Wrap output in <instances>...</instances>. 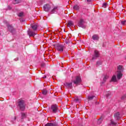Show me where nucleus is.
<instances>
[{
  "mask_svg": "<svg viewBox=\"0 0 126 126\" xmlns=\"http://www.w3.org/2000/svg\"><path fill=\"white\" fill-rule=\"evenodd\" d=\"M84 20H83V19H80L78 23V26L79 27H82V28H83L84 27Z\"/></svg>",
  "mask_w": 126,
  "mask_h": 126,
  "instance_id": "0eeeda50",
  "label": "nucleus"
},
{
  "mask_svg": "<svg viewBox=\"0 0 126 126\" xmlns=\"http://www.w3.org/2000/svg\"><path fill=\"white\" fill-rule=\"evenodd\" d=\"M111 125H113V126H116L117 125V123H116L113 120H110Z\"/></svg>",
  "mask_w": 126,
  "mask_h": 126,
  "instance_id": "a878e982",
  "label": "nucleus"
},
{
  "mask_svg": "<svg viewBox=\"0 0 126 126\" xmlns=\"http://www.w3.org/2000/svg\"><path fill=\"white\" fill-rule=\"evenodd\" d=\"M43 9L45 11H49L51 9V5L49 4H46L44 5Z\"/></svg>",
  "mask_w": 126,
  "mask_h": 126,
  "instance_id": "1a4fd4ad",
  "label": "nucleus"
},
{
  "mask_svg": "<svg viewBox=\"0 0 126 126\" xmlns=\"http://www.w3.org/2000/svg\"><path fill=\"white\" fill-rule=\"evenodd\" d=\"M28 34L29 37H34L35 35L37 34V32L29 30V31H28Z\"/></svg>",
  "mask_w": 126,
  "mask_h": 126,
  "instance_id": "39448f33",
  "label": "nucleus"
},
{
  "mask_svg": "<svg viewBox=\"0 0 126 126\" xmlns=\"http://www.w3.org/2000/svg\"><path fill=\"white\" fill-rule=\"evenodd\" d=\"M21 115V119L22 120H23V119H26V118H27V113H22Z\"/></svg>",
  "mask_w": 126,
  "mask_h": 126,
  "instance_id": "dca6fc26",
  "label": "nucleus"
},
{
  "mask_svg": "<svg viewBox=\"0 0 126 126\" xmlns=\"http://www.w3.org/2000/svg\"><path fill=\"white\" fill-rule=\"evenodd\" d=\"M67 27H73L74 26V24L73 22L71 21H68L67 25Z\"/></svg>",
  "mask_w": 126,
  "mask_h": 126,
  "instance_id": "4468645a",
  "label": "nucleus"
},
{
  "mask_svg": "<svg viewBox=\"0 0 126 126\" xmlns=\"http://www.w3.org/2000/svg\"><path fill=\"white\" fill-rule=\"evenodd\" d=\"M99 57H100V53H99V51L96 50H94V54L93 57V60H94V59H97V58H99Z\"/></svg>",
  "mask_w": 126,
  "mask_h": 126,
  "instance_id": "6e6552de",
  "label": "nucleus"
},
{
  "mask_svg": "<svg viewBox=\"0 0 126 126\" xmlns=\"http://www.w3.org/2000/svg\"><path fill=\"white\" fill-rule=\"evenodd\" d=\"M65 48V47H64V45H63L62 44H58L56 47V50L61 53H62V52H63V49Z\"/></svg>",
  "mask_w": 126,
  "mask_h": 126,
  "instance_id": "20e7f679",
  "label": "nucleus"
},
{
  "mask_svg": "<svg viewBox=\"0 0 126 126\" xmlns=\"http://www.w3.org/2000/svg\"><path fill=\"white\" fill-rule=\"evenodd\" d=\"M107 5H108V3H104L102 4V7H104V8H106V7H107Z\"/></svg>",
  "mask_w": 126,
  "mask_h": 126,
  "instance_id": "bb28decb",
  "label": "nucleus"
},
{
  "mask_svg": "<svg viewBox=\"0 0 126 126\" xmlns=\"http://www.w3.org/2000/svg\"><path fill=\"white\" fill-rule=\"evenodd\" d=\"M20 2H21V0H14L13 1L14 4H17V3H20Z\"/></svg>",
  "mask_w": 126,
  "mask_h": 126,
  "instance_id": "6ab92c4d",
  "label": "nucleus"
},
{
  "mask_svg": "<svg viewBox=\"0 0 126 126\" xmlns=\"http://www.w3.org/2000/svg\"><path fill=\"white\" fill-rule=\"evenodd\" d=\"M74 10H78L79 9V6L78 5H75L73 7Z\"/></svg>",
  "mask_w": 126,
  "mask_h": 126,
  "instance_id": "aec40b11",
  "label": "nucleus"
},
{
  "mask_svg": "<svg viewBox=\"0 0 126 126\" xmlns=\"http://www.w3.org/2000/svg\"><path fill=\"white\" fill-rule=\"evenodd\" d=\"M51 110H52L53 113H56L58 112V105L54 104L51 106Z\"/></svg>",
  "mask_w": 126,
  "mask_h": 126,
  "instance_id": "423d86ee",
  "label": "nucleus"
},
{
  "mask_svg": "<svg viewBox=\"0 0 126 126\" xmlns=\"http://www.w3.org/2000/svg\"><path fill=\"white\" fill-rule=\"evenodd\" d=\"M47 94H48V92L47 91V90H42V94L43 95H47Z\"/></svg>",
  "mask_w": 126,
  "mask_h": 126,
  "instance_id": "4be33fe9",
  "label": "nucleus"
},
{
  "mask_svg": "<svg viewBox=\"0 0 126 126\" xmlns=\"http://www.w3.org/2000/svg\"><path fill=\"white\" fill-rule=\"evenodd\" d=\"M126 21H122L121 24H122V25H126Z\"/></svg>",
  "mask_w": 126,
  "mask_h": 126,
  "instance_id": "c756f323",
  "label": "nucleus"
},
{
  "mask_svg": "<svg viewBox=\"0 0 126 126\" xmlns=\"http://www.w3.org/2000/svg\"><path fill=\"white\" fill-rule=\"evenodd\" d=\"M120 112H117L114 114L115 118H116L117 120H119L120 119Z\"/></svg>",
  "mask_w": 126,
  "mask_h": 126,
  "instance_id": "a211bd4d",
  "label": "nucleus"
},
{
  "mask_svg": "<svg viewBox=\"0 0 126 126\" xmlns=\"http://www.w3.org/2000/svg\"><path fill=\"white\" fill-rule=\"evenodd\" d=\"M117 79L120 80L122 77H123V73H122V71L120 70L117 71Z\"/></svg>",
  "mask_w": 126,
  "mask_h": 126,
  "instance_id": "f8f14e48",
  "label": "nucleus"
},
{
  "mask_svg": "<svg viewBox=\"0 0 126 126\" xmlns=\"http://www.w3.org/2000/svg\"><path fill=\"white\" fill-rule=\"evenodd\" d=\"M126 94H125L121 97L122 100H124V99H126Z\"/></svg>",
  "mask_w": 126,
  "mask_h": 126,
  "instance_id": "2f4dec72",
  "label": "nucleus"
},
{
  "mask_svg": "<svg viewBox=\"0 0 126 126\" xmlns=\"http://www.w3.org/2000/svg\"><path fill=\"white\" fill-rule=\"evenodd\" d=\"M43 78H46V77H44Z\"/></svg>",
  "mask_w": 126,
  "mask_h": 126,
  "instance_id": "f704fd0d",
  "label": "nucleus"
},
{
  "mask_svg": "<svg viewBox=\"0 0 126 126\" xmlns=\"http://www.w3.org/2000/svg\"><path fill=\"white\" fill-rule=\"evenodd\" d=\"M74 102H78L79 101V99H78V97H76L74 100Z\"/></svg>",
  "mask_w": 126,
  "mask_h": 126,
  "instance_id": "7c9ffc66",
  "label": "nucleus"
},
{
  "mask_svg": "<svg viewBox=\"0 0 126 126\" xmlns=\"http://www.w3.org/2000/svg\"><path fill=\"white\" fill-rule=\"evenodd\" d=\"M57 9H58V7H54L51 11V13H55V11H56Z\"/></svg>",
  "mask_w": 126,
  "mask_h": 126,
  "instance_id": "5701e85b",
  "label": "nucleus"
},
{
  "mask_svg": "<svg viewBox=\"0 0 126 126\" xmlns=\"http://www.w3.org/2000/svg\"><path fill=\"white\" fill-rule=\"evenodd\" d=\"M44 126H59L58 123H48Z\"/></svg>",
  "mask_w": 126,
  "mask_h": 126,
  "instance_id": "ddd939ff",
  "label": "nucleus"
},
{
  "mask_svg": "<svg viewBox=\"0 0 126 126\" xmlns=\"http://www.w3.org/2000/svg\"><path fill=\"white\" fill-rule=\"evenodd\" d=\"M123 65H119L117 67V69H118L119 70H122V69H123Z\"/></svg>",
  "mask_w": 126,
  "mask_h": 126,
  "instance_id": "b1692460",
  "label": "nucleus"
},
{
  "mask_svg": "<svg viewBox=\"0 0 126 126\" xmlns=\"http://www.w3.org/2000/svg\"><path fill=\"white\" fill-rule=\"evenodd\" d=\"M23 12H20L18 14V16H19V17H21V16H23Z\"/></svg>",
  "mask_w": 126,
  "mask_h": 126,
  "instance_id": "cd10ccee",
  "label": "nucleus"
},
{
  "mask_svg": "<svg viewBox=\"0 0 126 126\" xmlns=\"http://www.w3.org/2000/svg\"><path fill=\"white\" fill-rule=\"evenodd\" d=\"M32 29L33 30V31H36L38 28V25L37 24H33L31 25Z\"/></svg>",
  "mask_w": 126,
  "mask_h": 126,
  "instance_id": "9b49d317",
  "label": "nucleus"
},
{
  "mask_svg": "<svg viewBox=\"0 0 126 126\" xmlns=\"http://www.w3.org/2000/svg\"><path fill=\"white\" fill-rule=\"evenodd\" d=\"M93 98H94V96H89L88 99H89V100H92Z\"/></svg>",
  "mask_w": 126,
  "mask_h": 126,
  "instance_id": "c85d7f7f",
  "label": "nucleus"
},
{
  "mask_svg": "<svg viewBox=\"0 0 126 126\" xmlns=\"http://www.w3.org/2000/svg\"><path fill=\"white\" fill-rule=\"evenodd\" d=\"M17 106L19 108L21 111H25L26 108V104H25V100H23L22 98H20L18 100Z\"/></svg>",
  "mask_w": 126,
  "mask_h": 126,
  "instance_id": "f257e3e1",
  "label": "nucleus"
},
{
  "mask_svg": "<svg viewBox=\"0 0 126 126\" xmlns=\"http://www.w3.org/2000/svg\"><path fill=\"white\" fill-rule=\"evenodd\" d=\"M109 95H111V93H109L108 94H107L106 97H109Z\"/></svg>",
  "mask_w": 126,
  "mask_h": 126,
  "instance_id": "72a5a7b5",
  "label": "nucleus"
},
{
  "mask_svg": "<svg viewBox=\"0 0 126 126\" xmlns=\"http://www.w3.org/2000/svg\"><path fill=\"white\" fill-rule=\"evenodd\" d=\"M103 121V117H100L98 120V123L99 124H101Z\"/></svg>",
  "mask_w": 126,
  "mask_h": 126,
  "instance_id": "393cba45",
  "label": "nucleus"
},
{
  "mask_svg": "<svg viewBox=\"0 0 126 126\" xmlns=\"http://www.w3.org/2000/svg\"><path fill=\"white\" fill-rule=\"evenodd\" d=\"M8 31L13 34L16 33V30L13 28V26L10 25H7Z\"/></svg>",
  "mask_w": 126,
  "mask_h": 126,
  "instance_id": "7ed1b4c3",
  "label": "nucleus"
},
{
  "mask_svg": "<svg viewBox=\"0 0 126 126\" xmlns=\"http://www.w3.org/2000/svg\"><path fill=\"white\" fill-rule=\"evenodd\" d=\"M108 78H109V75H106L104 76V77H103V81L104 82H106V81H107V79H108Z\"/></svg>",
  "mask_w": 126,
  "mask_h": 126,
  "instance_id": "412c9836",
  "label": "nucleus"
},
{
  "mask_svg": "<svg viewBox=\"0 0 126 126\" xmlns=\"http://www.w3.org/2000/svg\"><path fill=\"white\" fill-rule=\"evenodd\" d=\"M72 82H73L74 84H76V85L80 84V83H81V78L80 76H77L75 77L74 80H72Z\"/></svg>",
  "mask_w": 126,
  "mask_h": 126,
  "instance_id": "f03ea898",
  "label": "nucleus"
},
{
  "mask_svg": "<svg viewBox=\"0 0 126 126\" xmlns=\"http://www.w3.org/2000/svg\"><path fill=\"white\" fill-rule=\"evenodd\" d=\"M111 81L112 82H117V77L116 75H113L111 78Z\"/></svg>",
  "mask_w": 126,
  "mask_h": 126,
  "instance_id": "f3484780",
  "label": "nucleus"
},
{
  "mask_svg": "<svg viewBox=\"0 0 126 126\" xmlns=\"http://www.w3.org/2000/svg\"><path fill=\"white\" fill-rule=\"evenodd\" d=\"M92 39L95 40H99V35L98 34H94L92 36Z\"/></svg>",
  "mask_w": 126,
  "mask_h": 126,
  "instance_id": "2eb2a0df",
  "label": "nucleus"
},
{
  "mask_svg": "<svg viewBox=\"0 0 126 126\" xmlns=\"http://www.w3.org/2000/svg\"><path fill=\"white\" fill-rule=\"evenodd\" d=\"M65 86L68 89H72V83H65L64 84Z\"/></svg>",
  "mask_w": 126,
  "mask_h": 126,
  "instance_id": "9d476101",
  "label": "nucleus"
},
{
  "mask_svg": "<svg viewBox=\"0 0 126 126\" xmlns=\"http://www.w3.org/2000/svg\"><path fill=\"white\" fill-rule=\"evenodd\" d=\"M87 2H88V3H91L92 2V0H87Z\"/></svg>",
  "mask_w": 126,
  "mask_h": 126,
  "instance_id": "473e14b6",
  "label": "nucleus"
}]
</instances>
